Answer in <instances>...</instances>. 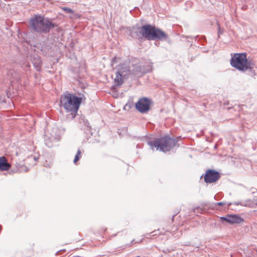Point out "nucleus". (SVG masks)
Instances as JSON below:
<instances>
[{"label":"nucleus","mask_w":257,"mask_h":257,"mask_svg":"<svg viewBox=\"0 0 257 257\" xmlns=\"http://www.w3.org/2000/svg\"><path fill=\"white\" fill-rule=\"evenodd\" d=\"M132 71V76L140 77L143 74L152 71V66L150 64L142 65L141 64L133 65Z\"/></svg>","instance_id":"0eeeda50"},{"label":"nucleus","mask_w":257,"mask_h":257,"mask_svg":"<svg viewBox=\"0 0 257 257\" xmlns=\"http://www.w3.org/2000/svg\"><path fill=\"white\" fill-rule=\"evenodd\" d=\"M231 66L236 69L245 72L251 71L254 63L252 60H248L245 53H234L230 61Z\"/></svg>","instance_id":"7ed1b4c3"},{"label":"nucleus","mask_w":257,"mask_h":257,"mask_svg":"<svg viewBox=\"0 0 257 257\" xmlns=\"http://www.w3.org/2000/svg\"><path fill=\"white\" fill-rule=\"evenodd\" d=\"M116 59V57H114V58H113L112 59V60H111V65L112 66L114 63H115V60Z\"/></svg>","instance_id":"4be33fe9"},{"label":"nucleus","mask_w":257,"mask_h":257,"mask_svg":"<svg viewBox=\"0 0 257 257\" xmlns=\"http://www.w3.org/2000/svg\"><path fill=\"white\" fill-rule=\"evenodd\" d=\"M82 101V97L77 96L75 93L68 91L63 94L60 98L61 105L67 112L76 113Z\"/></svg>","instance_id":"f03ea898"},{"label":"nucleus","mask_w":257,"mask_h":257,"mask_svg":"<svg viewBox=\"0 0 257 257\" xmlns=\"http://www.w3.org/2000/svg\"><path fill=\"white\" fill-rule=\"evenodd\" d=\"M30 28L35 32L46 33L50 31V27L53 26L52 23L44 19L39 15L35 16L30 20Z\"/></svg>","instance_id":"39448f33"},{"label":"nucleus","mask_w":257,"mask_h":257,"mask_svg":"<svg viewBox=\"0 0 257 257\" xmlns=\"http://www.w3.org/2000/svg\"><path fill=\"white\" fill-rule=\"evenodd\" d=\"M63 10L64 11L66 12L67 13H72V10L70 8L65 7V8H63Z\"/></svg>","instance_id":"6ab92c4d"},{"label":"nucleus","mask_w":257,"mask_h":257,"mask_svg":"<svg viewBox=\"0 0 257 257\" xmlns=\"http://www.w3.org/2000/svg\"><path fill=\"white\" fill-rule=\"evenodd\" d=\"M233 204L235 205H241L245 207H252L253 206V202L251 200H246L243 201H238V202H234L233 203H229L228 204V206L229 205Z\"/></svg>","instance_id":"4468645a"},{"label":"nucleus","mask_w":257,"mask_h":257,"mask_svg":"<svg viewBox=\"0 0 257 257\" xmlns=\"http://www.w3.org/2000/svg\"><path fill=\"white\" fill-rule=\"evenodd\" d=\"M81 157V152L80 150H78L77 152V153L75 155V158L74 159L73 162L74 164H76V162L79 160V159Z\"/></svg>","instance_id":"f3484780"},{"label":"nucleus","mask_w":257,"mask_h":257,"mask_svg":"<svg viewBox=\"0 0 257 257\" xmlns=\"http://www.w3.org/2000/svg\"><path fill=\"white\" fill-rule=\"evenodd\" d=\"M130 35L137 38H146L149 40H164L168 38V35L155 26L147 24L142 27L134 26L130 31Z\"/></svg>","instance_id":"f257e3e1"},{"label":"nucleus","mask_w":257,"mask_h":257,"mask_svg":"<svg viewBox=\"0 0 257 257\" xmlns=\"http://www.w3.org/2000/svg\"><path fill=\"white\" fill-rule=\"evenodd\" d=\"M218 35H219L220 34H222L223 33V32L221 30V29H220V26L219 25H218Z\"/></svg>","instance_id":"412c9836"},{"label":"nucleus","mask_w":257,"mask_h":257,"mask_svg":"<svg viewBox=\"0 0 257 257\" xmlns=\"http://www.w3.org/2000/svg\"><path fill=\"white\" fill-rule=\"evenodd\" d=\"M226 204V203L224 202H219L216 203L215 205H218V206H223Z\"/></svg>","instance_id":"aec40b11"},{"label":"nucleus","mask_w":257,"mask_h":257,"mask_svg":"<svg viewBox=\"0 0 257 257\" xmlns=\"http://www.w3.org/2000/svg\"><path fill=\"white\" fill-rule=\"evenodd\" d=\"M177 142L176 139L167 136L157 139L153 141H150L149 142V145L153 150L155 148L157 150L166 152L174 147Z\"/></svg>","instance_id":"20e7f679"},{"label":"nucleus","mask_w":257,"mask_h":257,"mask_svg":"<svg viewBox=\"0 0 257 257\" xmlns=\"http://www.w3.org/2000/svg\"><path fill=\"white\" fill-rule=\"evenodd\" d=\"M9 75H11V77L13 79V80L12 81L14 82V81H16L17 82H19L20 80V78L19 77V75H18L17 74L15 73L14 75L12 74L11 72H10V73L8 74Z\"/></svg>","instance_id":"dca6fc26"},{"label":"nucleus","mask_w":257,"mask_h":257,"mask_svg":"<svg viewBox=\"0 0 257 257\" xmlns=\"http://www.w3.org/2000/svg\"><path fill=\"white\" fill-rule=\"evenodd\" d=\"M16 167L17 168L18 171L20 172L23 171L27 172L28 171V168L26 166H24L22 164H21L19 162H16Z\"/></svg>","instance_id":"2eb2a0df"},{"label":"nucleus","mask_w":257,"mask_h":257,"mask_svg":"<svg viewBox=\"0 0 257 257\" xmlns=\"http://www.w3.org/2000/svg\"><path fill=\"white\" fill-rule=\"evenodd\" d=\"M220 177L218 172L208 169L206 171L204 176V182L206 183H212L216 182Z\"/></svg>","instance_id":"1a4fd4ad"},{"label":"nucleus","mask_w":257,"mask_h":257,"mask_svg":"<svg viewBox=\"0 0 257 257\" xmlns=\"http://www.w3.org/2000/svg\"><path fill=\"white\" fill-rule=\"evenodd\" d=\"M11 168V165L8 163L7 160L5 157H0V170L7 171Z\"/></svg>","instance_id":"ddd939ff"},{"label":"nucleus","mask_w":257,"mask_h":257,"mask_svg":"<svg viewBox=\"0 0 257 257\" xmlns=\"http://www.w3.org/2000/svg\"><path fill=\"white\" fill-rule=\"evenodd\" d=\"M16 161H20V160H17V159H16Z\"/></svg>","instance_id":"393cba45"},{"label":"nucleus","mask_w":257,"mask_h":257,"mask_svg":"<svg viewBox=\"0 0 257 257\" xmlns=\"http://www.w3.org/2000/svg\"><path fill=\"white\" fill-rule=\"evenodd\" d=\"M16 155L17 157H18L19 155H21L20 153H18V152H16Z\"/></svg>","instance_id":"b1692460"},{"label":"nucleus","mask_w":257,"mask_h":257,"mask_svg":"<svg viewBox=\"0 0 257 257\" xmlns=\"http://www.w3.org/2000/svg\"><path fill=\"white\" fill-rule=\"evenodd\" d=\"M31 61L36 69L39 71L41 68L42 62L40 57L38 55L34 56L31 58Z\"/></svg>","instance_id":"f8f14e48"},{"label":"nucleus","mask_w":257,"mask_h":257,"mask_svg":"<svg viewBox=\"0 0 257 257\" xmlns=\"http://www.w3.org/2000/svg\"><path fill=\"white\" fill-rule=\"evenodd\" d=\"M23 67L25 70H28L29 69V68L30 67V65L29 63H27L25 64V65H24Z\"/></svg>","instance_id":"a211bd4d"},{"label":"nucleus","mask_w":257,"mask_h":257,"mask_svg":"<svg viewBox=\"0 0 257 257\" xmlns=\"http://www.w3.org/2000/svg\"><path fill=\"white\" fill-rule=\"evenodd\" d=\"M221 220H225L230 224L239 223L243 221V219L239 216L235 214L227 215L225 217H221Z\"/></svg>","instance_id":"9b49d317"},{"label":"nucleus","mask_w":257,"mask_h":257,"mask_svg":"<svg viewBox=\"0 0 257 257\" xmlns=\"http://www.w3.org/2000/svg\"><path fill=\"white\" fill-rule=\"evenodd\" d=\"M117 71L114 79V83L116 86L121 85L124 80L128 76H132V71L127 63H122L116 67Z\"/></svg>","instance_id":"423d86ee"},{"label":"nucleus","mask_w":257,"mask_h":257,"mask_svg":"<svg viewBox=\"0 0 257 257\" xmlns=\"http://www.w3.org/2000/svg\"><path fill=\"white\" fill-rule=\"evenodd\" d=\"M33 159L35 161H36L38 159V158H37L36 156H34L33 157Z\"/></svg>","instance_id":"5701e85b"},{"label":"nucleus","mask_w":257,"mask_h":257,"mask_svg":"<svg viewBox=\"0 0 257 257\" xmlns=\"http://www.w3.org/2000/svg\"><path fill=\"white\" fill-rule=\"evenodd\" d=\"M150 100L148 98H143L136 103V107L141 113H146L150 108Z\"/></svg>","instance_id":"9d476101"},{"label":"nucleus","mask_w":257,"mask_h":257,"mask_svg":"<svg viewBox=\"0 0 257 257\" xmlns=\"http://www.w3.org/2000/svg\"><path fill=\"white\" fill-rule=\"evenodd\" d=\"M56 128H53L52 132L49 131L45 133L44 136L45 144L48 148H51L53 146L54 143L58 141L60 139L59 135L56 134Z\"/></svg>","instance_id":"6e6552de"}]
</instances>
